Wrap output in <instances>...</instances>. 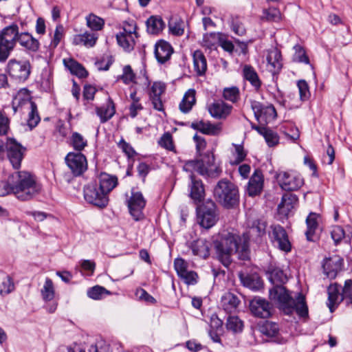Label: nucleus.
Listing matches in <instances>:
<instances>
[{
	"label": "nucleus",
	"mask_w": 352,
	"mask_h": 352,
	"mask_svg": "<svg viewBox=\"0 0 352 352\" xmlns=\"http://www.w3.org/2000/svg\"><path fill=\"white\" fill-rule=\"evenodd\" d=\"M267 272L269 280L274 285V287L270 290L271 300L277 301L285 314L289 315L295 311L299 317L307 318L309 313L305 298L300 293L298 294L296 300L289 295L283 286L287 281L283 271L278 267H270Z\"/></svg>",
	"instance_id": "f257e3e1"
},
{
	"label": "nucleus",
	"mask_w": 352,
	"mask_h": 352,
	"mask_svg": "<svg viewBox=\"0 0 352 352\" xmlns=\"http://www.w3.org/2000/svg\"><path fill=\"white\" fill-rule=\"evenodd\" d=\"M184 170L190 172V182L188 184L190 197L195 201H200L205 196V189L202 181L197 178L193 171L197 172L202 176L217 177L221 173L219 166L214 162V155L211 152H206L201 160L186 161L183 167Z\"/></svg>",
	"instance_id": "f03ea898"
},
{
	"label": "nucleus",
	"mask_w": 352,
	"mask_h": 352,
	"mask_svg": "<svg viewBox=\"0 0 352 352\" xmlns=\"http://www.w3.org/2000/svg\"><path fill=\"white\" fill-rule=\"evenodd\" d=\"M249 240L247 233L240 236L237 233L228 232L222 234L219 240L214 241V248L217 258L226 267L232 263L234 253L239 254V258L246 261L249 259Z\"/></svg>",
	"instance_id": "7ed1b4c3"
},
{
	"label": "nucleus",
	"mask_w": 352,
	"mask_h": 352,
	"mask_svg": "<svg viewBox=\"0 0 352 352\" xmlns=\"http://www.w3.org/2000/svg\"><path fill=\"white\" fill-rule=\"evenodd\" d=\"M39 190L32 175L26 171H15L8 176L7 181H0V197L13 194L18 199L27 201Z\"/></svg>",
	"instance_id": "20e7f679"
},
{
	"label": "nucleus",
	"mask_w": 352,
	"mask_h": 352,
	"mask_svg": "<svg viewBox=\"0 0 352 352\" xmlns=\"http://www.w3.org/2000/svg\"><path fill=\"white\" fill-rule=\"evenodd\" d=\"M213 193L216 200L227 209L234 208L239 204L238 187L227 179L218 182Z\"/></svg>",
	"instance_id": "39448f33"
},
{
	"label": "nucleus",
	"mask_w": 352,
	"mask_h": 352,
	"mask_svg": "<svg viewBox=\"0 0 352 352\" xmlns=\"http://www.w3.org/2000/svg\"><path fill=\"white\" fill-rule=\"evenodd\" d=\"M19 32V28L15 23L0 30V63H5L15 49Z\"/></svg>",
	"instance_id": "423d86ee"
},
{
	"label": "nucleus",
	"mask_w": 352,
	"mask_h": 352,
	"mask_svg": "<svg viewBox=\"0 0 352 352\" xmlns=\"http://www.w3.org/2000/svg\"><path fill=\"white\" fill-rule=\"evenodd\" d=\"M32 70L29 60H19L16 58L10 59L6 65V71L9 76L18 82L26 81Z\"/></svg>",
	"instance_id": "0eeeda50"
},
{
	"label": "nucleus",
	"mask_w": 352,
	"mask_h": 352,
	"mask_svg": "<svg viewBox=\"0 0 352 352\" xmlns=\"http://www.w3.org/2000/svg\"><path fill=\"white\" fill-rule=\"evenodd\" d=\"M276 179L281 189L285 191L298 190L304 184L302 177L294 171H280L276 173Z\"/></svg>",
	"instance_id": "6e6552de"
},
{
	"label": "nucleus",
	"mask_w": 352,
	"mask_h": 352,
	"mask_svg": "<svg viewBox=\"0 0 352 352\" xmlns=\"http://www.w3.org/2000/svg\"><path fill=\"white\" fill-rule=\"evenodd\" d=\"M84 197L88 203L98 208H104L109 203V196L96 184H88L84 188Z\"/></svg>",
	"instance_id": "1a4fd4ad"
},
{
	"label": "nucleus",
	"mask_w": 352,
	"mask_h": 352,
	"mask_svg": "<svg viewBox=\"0 0 352 352\" xmlns=\"http://www.w3.org/2000/svg\"><path fill=\"white\" fill-rule=\"evenodd\" d=\"M8 157L14 169L21 167L23 159L25 148L13 138L8 139L7 144Z\"/></svg>",
	"instance_id": "9d476101"
},
{
	"label": "nucleus",
	"mask_w": 352,
	"mask_h": 352,
	"mask_svg": "<svg viewBox=\"0 0 352 352\" xmlns=\"http://www.w3.org/2000/svg\"><path fill=\"white\" fill-rule=\"evenodd\" d=\"M127 205L129 212L134 220H142L144 218L142 210L146 206V200L142 192L132 191L131 195L127 201Z\"/></svg>",
	"instance_id": "9b49d317"
},
{
	"label": "nucleus",
	"mask_w": 352,
	"mask_h": 352,
	"mask_svg": "<svg viewBox=\"0 0 352 352\" xmlns=\"http://www.w3.org/2000/svg\"><path fill=\"white\" fill-rule=\"evenodd\" d=\"M66 163L76 176L82 175L87 168V162L85 156L81 153H69L65 157Z\"/></svg>",
	"instance_id": "f8f14e48"
},
{
	"label": "nucleus",
	"mask_w": 352,
	"mask_h": 352,
	"mask_svg": "<svg viewBox=\"0 0 352 352\" xmlns=\"http://www.w3.org/2000/svg\"><path fill=\"white\" fill-rule=\"evenodd\" d=\"M250 310L255 317L267 318L272 316L273 307L265 299L255 297L250 302Z\"/></svg>",
	"instance_id": "ddd939ff"
},
{
	"label": "nucleus",
	"mask_w": 352,
	"mask_h": 352,
	"mask_svg": "<svg viewBox=\"0 0 352 352\" xmlns=\"http://www.w3.org/2000/svg\"><path fill=\"white\" fill-rule=\"evenodd\" d=\"M196 214L198 220H215L219 215L216 204L208 199L197 205Z\"/></svg>",
	"instance_id": "4468645a"
},
{
	"label": "nucleus",
	"mask_w": 352,
	"mask_h": 352,
	"mask_svg": "<svg viewBox=\"0 0 352 352\" xmlns=\"http://www.w3.org/2000/svg\"><path fill=\"white\" fill-rule=\"evenodd\" d=\"M343 258L338 255H332L324 258L322 268L327 276L331 279L335 278L343 266Z\"/></svg>",
	"instance_id": "2eb2a0df"
},
{
	"label": "nucleus",
	"mask_w": 352,
	"mask_h": 352,
	"mask_svg": "<svg viewBox=\"0 0 352 352\" xmlns=\"http://www.w3.org/2000/svg\"><path fill=\"white\" fill-rule=\"evenodd\" d=\"M272 236L276 243L278 248L285 252H289L292 250V245L288 239V235L285 230L279 225L272 226Z\"/></svg>",
	"instance_id": "dca6fc26"
},
{
	"label": "nucleus",
	"mask_w": 352,
	"mask_h": 352,
	"mask_svg": "<svg viewBox=\"0 0 352 352\" xmlns=\"http://www.w3.org/2000/svg\"><path fill=\"white\" fill-rule=\"evenodd\" d=\"M35 104L31 100L30 93L27 89H21L12 100V107L16 112L18 109L25 110L32 107Z\"/></svg>",
	"instance_id": "f3484780"
},
{
	"label": "nucleus",
	"mask_w": 352,
	"mask_h": 352,
	"mask_svg": "<svg viewBox=\"0 0 352 352\" xmlns=\"http://www.w3.org/2000/svg\"><path fill=\"white\" fill-rule=\"evenodd\" d=\"M263 175L261 170L256 169L251 176L247 186L249 196L254 197L261 194L263 188Z\"/></svg>",
	"instance_id": "a211bd4d"
},
{
	"label": "nucleus",
	"mask_w": 352,
	"mask_h": 352,
	"mask_svg": "<svg viewBox=\"0 0 352 352\" xmlns=\"http://www.w3.org/2000/svg\"><path fill=\"white\" fill-rule=\"evenodd\" d=\"M252 109L258 122H267L276 116V110L272 105L265 106L258 102L252 103Z\"/></svg>",
	"instance_id": "6ab92c4d"
},
{
	"label": "nucleus",
	"mask_w": 352,
	"mask_h": 352,
	"mask_svg": "<svg viewBox=\"0 0 352 352\" xmlns=\"http://www.w3.org/2000/svg\"><path fill=\"white\" fill-rule=\"evenodd\" d=\"M232 109V105L222 100L215 101L208 106L210 114L217 119H226L230 114Z\"/></svg>",
	"instance_id": "aec40b11"
},
{
	"label": "nucleus",
	"mask_w": 352,
	"mask_h": 352,
	"mask_svg": "<svg viewBox=\"0 0 352 352\" xmlns=\"http://www.w3.org/2000/svg\"><path fill=\"white\" fill-rule=\"evenodd\" d=\"M165 89V84L161 82H155L151 88L150 99L153 108L157 111H163L161 95L164 92Z\"/></svg>",
	"instance_id": "412c9836"
},
{
	"label": "nucleus",
	"mask_w": 352,
	"mask_h": 352,
	"mask_svg": "<svg viewBox=\"0 0 352 352\" xmlns=\"http://www.w3.org/2000/svg\"><path fill=\"white\" fill-rule=\"evenodd\" d=\"M18 43L30 52H36L39 50V41L28 32H19Z\"/></svg>",
	"instance_id": "4be33fe9"
},
{
	"label": "nucleus",
	"mask_w": 352,
	"mask_h": 352,
	"mask_svg": "<svg viewBox=\"0 0 352 352\" xmlns=\"http://www.w3.org/2000/svg\"><path fill=\"white\" fill-rule=\"evenodd\" d=\"M191 127L204 134L210 135H217L221 131V124H212L210 122L203 120L192 122Z\"/></svg>",
	"instance_id": "5701e85b"
},
{
	"label": "nucleus",
	"mask_w": 352,
	"mask_h": 352,
	"mask_svg": "<svg viewBox=\"0 0 352 352\" xmlns=\"http://www.w3.org/2000/svg\"><path fill=\"white\" fill-rule=\"evenodd\" d=\"M328 300L327 305L331 312H333L338 305L343 301L340 293V286L337 283L331 284L327 288Z\"/></svg>",
	"instance_id": "b1692460"
},
{
	"label": "nucleus",
	"mask_w": 352,
	"mask_h": 352,
	"mask_svg": "<svg viewBox=\"0 0 352 352\" xmlns=\"http://www.w3.org/2000/svg\"><path fill=\"white\" fill-rule=\"evenodd\" d=\"M173 53L171 45L164 41H161L155 44V55L160 63H164L170 59Z\"/></svg>",
	"instance_id": "393cba45"
},
{
	"label": "nucleus",
	"mask_w": 352,
	"mask_h": 352,
	"mask_svg": "<svg viewBox=\"0 0 352 352\" xmlns=\"http://www.w3.org/2000/svg\"><path fill=\"white\" fill-rule=\"evenodd\" d=\"M210 243L205 239H199L190 245V249L194 255L206 258L210 255Z\"/></svg>",
	"instance_id": "a878e982"
},
{
	"label": "nucleus",
	"mask_w": 352,
	"mask_h": 352,
	"mask_svg": "<svg viewBox=\"0 0 352 352\" xmlns=\"http://www.w3.org/2000/svg\"><path fill=\"white\" fill-rule=\"evenodd\" d=\"M99 184L98 186L109 196V193L118 185V178L102 173L99 176Z\"/></svg>",
	"instance_id": "bb28decb"
},
{
	"label": "nucleus",
	"mask_w": 352,
	"mask_h": 352,
	"mask_svg": "<svg viewBox=\"0 0 352 352\" xmlns=\"http://www.w3.org/2000/svg\"><path fill=\"white\" fill-rule=\"evenodd\" d=\"M98 40L95 33L85 32L83 34H76L74 36L72 43L75 45H84L87 47H94Z\"/></svg>",
	"instance_id": "cd10ccee"
},
{
	"label": "nucleus",
	"mask_w": 352,
	"mask_h": 352,
	"mask_svg": "<svg viewBox=\"0 0 352 352\" xmlns=\"http://www.w3.org/2000/svg\"><path fill=\"white\" fill-rule=\"evenodd\" d=\"M96 112L102 123L106 122L111 119L116 113L114 104L111 99L109 98L105 104L96 107Z\"/></svg>",
	"instance_id": "c85d7f7f"
},
{
	"label": "nucleus",
	"mask_w": 352,
	"mask_h": 352,
	"mask_svg": "<svg viewBox=\"0 0 352 352\" xmlns=\"http://www.w3.org/2000/svg\"><path fill=\"white\" fill-rule=\"evenodd\" d=\"M258 329L261 333L267 338H276L280 330L277 323L269 320L258 323Z\"/></svg>",
	"instance_id": "c756f323"
},
{
	"label": "nucleus",
	"mask_w": 352,
	"mask_h": 352,
	"mask_svg": "<svg viewBox=\"0 0 352 352\" xmlns=\"http://www.w3.org/2000/svg\"><path fill=\"white\" fill-rule=\"evenodd\" d=\"M243 76L250 82L251 85L257 91L261 87V80L254 68L250 65H245L243 67Z\"/></svg>",
	"instance_id": "7c9ffc66"
},
{
	"label": "nucleus",
	"mask_w": 352,
	"mask_h": 352,
	"mask_svg": "<svg viewBox=\"0 0 352 352\" xmlns=\"http://www.w3.org/2000/svg\"><path fill=\"white\" fill-rule=\"evenodd\" d=\"M194 69L198 76L204 75L207 69L206 58L201 50H195L192 54Z\"/></svg>",
	"instance_id": "2f4dec72"
},
{
	"label": "nucleus",
	"mask_w": 352,
	"mask_h": 352,
	"mask_svg": "<svg viewBox=\"0 0 352 352\" xmlns=\"http://www.w3.org/2000/svg\"><path fill=\"white\" fill-rule=\"evenodd\" d=\"M147 32L157 34L165 28V23L160 16H151L146 21Z\"/></svg>",
	"instance_id": "473e14b6"
},
{
	"label": "nucleus",
	"mask_w": 352,
	"mask_h": 352,
	"mask_svg": "<svg viewBox=\"0 0 352 352\" xmlns=\"http://www.w3.org/2000/svg\"><path fill=\"white\" fill-rule=\"evenodd\" d=\"M196 91L195 89H188L184 94L182 100L179 103V109L183 113L189 112L196 102Z\"/></svg>",
	"instance_id": "72a5a7b5"
},
{
	"label": "nucleus",
	"mask_w": 352,
	"mask_h": 352,
	"mask_svg": "<svg viewBox=\"0 0 352 352\" xmlns=\"http://www.w3.org/2000/svg\"><path fill=\"white\" fill-rule=\"evenodd\" d=\"M64 65L72 74L77 76L79 78H85L88 75L87 72L85 67L77 61L72 58L64 59Z\"/></svg>",
	"instance_id": "f704fd0d"
},
{
	"label": "nucleus",
	"mask_w": 352,
	"mask_h": 352,
	"mask_svg": "<svg viewBox=\"0 0 352 352\" xmlns=\"http://www.w3.org/2000/svg\"><path fill=\"white\" fill-rule=\"evenodd\" d=\"M240 303L238 297L232 293H226L221 298V305L226 312L234 311Z\"/></svg>",
	"instance_id": "c9c22d12"
},
{
	"label": "nucleus",
	"mask_w": 352,
	"mask_h": 352,
	"mask_svg": "<svg viewBox=\"0 0 352 352\" xmlns=\"http://www.w3.org/2000/svg\"><path fill=\"white\" fill-rule=\"evenodd\" d=\"M267 60L268 64L273 68V72H278L282 67L281 54L277 48H273L269 51Z\"/></svg>",
	"instance_id": "e433bc0d"
},
{
	"label": "nucleus",
	"mask_w": 352,
	"mask_h": 352,
	"mask_svg": "<svg viewBox=\"0 0 352 352\" xmlns=\"http://www.w3.org/2000/svg\"><path fill=\"white\" fill-rule=\"evenodd\" d=\"M226 327L233 333L242 332L244 323L237 316H229L226 320Z\"/></svg>",
	"instance_id": "4c0bfd02"
},
{
	"label": "nucleus",
	"mask_w": 352,
	"mask_h": 352,
	"mask_svg": "<svg viewBox=\"0 0 352 352\" xmlns=\"http://www.w3.org/2000/svg\"><path fill=\"white\" fill-rule=\"evenodd\" d=\"M135 36H131L123 33H119L116 35L118 44L126 52H131L135 46Z\"/></svg>",
	"instance_id": "58836bf2"
},
{
	"label": "nucleus",
	"mask_w": 352,
	"mask_h": 352,
	"mask_svg": "<svg viewBox=\"0 0 352 352\" xmlns=\"http://www.w3.org/2000/svg\"><path fill=\"white\" fill-rule=\"evenodd\" d=\"M331 236L336 245H338L343 239H348L349 241L352 237V232L345 231L340 226H334L331 231Z\"/></svg>",
	"instance_id": "ea45409f"
},
{
	"label": "nucleus",
	"mask_w": 352,
	"mask_h": 352,
	"mask_svg": "<svg viewBox=\"0 0 352 352\" xmlns=\"http://www.w3.org/2000/svg\"><path fill=\"white\" fill-rule=\"evenodd\" d=\"M70 145L80 153L87 146V139L78 132H73L69 138Z\"/></svg>",
	"instance_id": "a19ab883"
},
{
	"label": "nucleus",
	"mask_w": 352,
	"mask_h": 352,
	"mask_svg": "<svg viewBox=\"0 0 352 352\" xmlns=\"http://www.w3.org/2000/svg\"><path fill=\"white\" fill-rule=\"evenodd\" d=\"M85 20L87 26L93 31H100L104 25V20L93 13L88 14Z\"/></svg>",
	"instance_id": "79ce46f5"
},
{
	"label": "nucleus",
	"mask_w": 352,
	"mask_h": 352,
	"mask_svg": "<svg viewBox=\"0 0 352 352\" xmlns=\"http://www.w3.org/2000/svg\"><path fill=\"white\" fill-rule=\"evenodd\" d=\"M256 129L263 135L269 146H275L278 143L279 138L276 133L265 127H256Z\"/></svg>",
	"instance_id": "37998d69"
},
{
	"label": "nucleus",
	"mask_w": 352,
	"mask_h": 352,
	"mask_svg": "<svg viewBox=\"0 0 352 352\" xmlns=\"http://www.w3.org/2000/svg\"><path fill=\"white\" fill-rule=\"evenodd\" d=\"M41 294L43 300L45 301L52 300L54 297V288L52 280L46 278L43 289H41Z\"/></svg>",
	"instance_id": "c03bdc74"
},
{
	"label": "nucleus",
	"mask_w": 352,
	"mask_h": 352,
	"mask_svg": "<svg viewBox=\"0 0 352 352\" xmlns=\"http://www.w3.org/2000/svg\"><path fill=\"white\" fill-rule=\"evenodd\" d=\"M307 229L305 236L309 241H316L318 239L317 231L318 230V221H306Z\"/></svg>",
	"instance_id": "a18cd8bd"
},
{
	"label": "nucleus",
	"mask_w": 352,
	"mask_h": 352,
	"mask_svg": "<svg viewBox=\"0 0 352 352\" xmlns=\"http://www.w3.org/2000/svg\"><path fill=\"white\" fill-rule=\"evenodd\" d=\"M25 111H28V125L32 129L34 128L41 120L37 110V106L34 104L32 107L27 109Z\"/></svg>",
	"instance_id": "49530a36"
},
{
	"label": "nucleus",
	"mask_w": 352,
	"mask_h": 352,
	"mask_svg": "<svg viewBox=\"0 0 352 352\" xmlns=\"http://www.w3.org/2000/svg\"><path fill=\"white\" fill-rule=\"evenodd\" d=\"M341 294V300H343L347 306L352 305V280H345Z\"/></svg>",
	"instance_id": "de8ad7c7"
},
{
	"label": "nucleus",
	"mask_w": 352,
	"mask_h": 352,
	"mask_svg": "<svg viewBox=\"0 0 352 352\" xmlns=\"http://www.w3.org/2000/svg\"><path fill=\"white\" fill-rule=\"evenodd\" d=\"M230 27L234 34L238 36H243L246 32L242 19L238 16L232 18Z\"/></svg>",
	"instance_id": "09e8293b"
},
{
	"label": "nucleus",
	"mask_w": 352,
	"mask_h": 352,
	"mask_svg": "<svg viewBox=\"0 0 352 352\" xmlns=\"http://www.w3.org/2000/svg\"><path fill=\"white\" fill-rule=\"evenodd\" d=\"M295 53L293 56V60L296 63H303L309 64V59L306 54L305 50L300 45H296L294 47Z\"/></svg>",
	"instance_id": "8fccbe9b"
},
{
	"label": "nucleus",
	"mask_w": 352,
	"mask_h": 352,
	"mask_svg": "<svg viewBox=\"0 0 352 352\" xmlns=\"http://www.w3.org/2000/svg\"><path fill=\"white\" fill-rule=\"evenodd\" d=\"M223 96L226 100L236 102L239 99V89L236 87H226L223 89Z\"/></svg>",
	"instance_id": "3c124183"
},
{
	"label": "nucleus",
	"mask_w": 352,
	"mask_h": 352,
	"mask_svg": "<svg viewBox=\"0 0 352 352\" xmlns=\"http://www.w3.org/2000/svg\"><path fill=\"white\" fill-rule=\"evenodd\" d=\"M109 294L104 287L99 285L94 286L87 291V296L94 300L101 299L105 294Z\"/></svg>",
	"instance_id": "603ef678"
},
{
	"label": "nucleus",
	"mask_w": 352,
	"mask_h": 352,
	"mask_svg": "<svg viewBox=\"0 0 352 352\" xmlns=\"http://www.w3.org/2000/svg\"><path fill=\"white\" fill-rule=\"evenodd\" d=\"M298 197L291 193H285L283 195L281 201L278 204L283 206H287L294 210L298 204Z\"/></svg>",
	"instance_id": "864d4df0"
},
{
	"label": "nucleus",
	"mask_w": 352,
	"mask_h": 352,
	"mask_svg": "<svg viewBox=\"0 0 352 352\" xmlns=\"http://www.w3.org/2000/svg\"><path fill=\"white\" fill-rule=\"evenodd\" d=\"M169 30L172 34L181 36L184 34V23L180 20H172L169 22Z\"/></svg>",
	"instance_id": "5fc2aeb1"
},
{
	"label": "nucleus",
	"mask_w": 352,
	"mask_h": 352,
	"mask_svg": "<svg viewBox=\"0 0 352 352\" xmlns=\"http://www.w3.org/2000/svg\"><path fill=\"white\" fill-rule=\"evenodd\" d=\"M174 268L179 277L188 271V263L182 258H177L174 261Z\"/></svg>",
	"instance_id": "6e6d98bb"
},
{
	"label": "nucleus",
	"mask_w": 352,
	"mask_h": 352,
	"mask_svg": "<svg viewBox=\"0 0 352 352\" xmlns=\"http://www.w3.org/2000/svg\"><path fill=\"white\" fill-rule=\"evenodd\" d=\"M14 285L12 278L7 276L3 280L0 286V295L8 294L14 290Z\"/></svg>",
	"instance_id": "4d7b16f0"
},
{
	"label": "nucleus",
	"mask_w": 352,
	"mask_h": 352,
	"mask_svg": "<svg viewBox=\"0 0 352 352\" xmlns=\"http://www.w3.org/2000/svg\"><path fill=\"white\" fill-rule=\"evenodd\" d=\"M159 144L162 147L168 151L175 150V146L173 142V138L170 133H166L162 136V138L159 140Z\"/></svg>",
	"instance_id": "13d9d810"
},
{
	"label": "nucleus",
	"mask_w": 352,
	"mask_h": 352,
	"mask_svg": "<svg viewBox=\"0 0 352 352\" xmlns=\"http://www.w3.org/2000/svg\"><path fill=\"white\" fill-rule=\"evenodd\" d=\"M179 278H182L186 284L194 285L197 283L198 274L195 271L188 270L183 275L180 276Z\"/></svg>",
	"instance_id": "bf43d9fd"
},
{
	"label": "nucleus",
	"mask_w": 352,
	"mask_h": 352,
	"mask_svg": "<svg viewBox=\"0 0 352 352\" xmlns=\"http://www.w3.org/2000/svg\"><path fill=\"white\" fill-rule=\"evenodd\" d=\"M298 88L299 89V94L302 100H307L310 96V92L307 82L304 80H300L298 82Z\"/></svg>",
	"instance_id": "052dcab7"
},
{
	"label": "nucleus",
	"mask_w": 352,
	"mask_h": 352,
	"mask_svg": "<svg viewBox=\"0 0 352 352\" xmlns=\"http://www.w3.org/2000/svg\"><path fill=\"white\" fill-rule=\"evenodd\" d=\"M63 35H64L63 26L62 25H57L54 34V37H53L51 44H50L51 47H52L53 48L56 47L58 46V45L59 44L60 41H61V39L63 38Z\"/></svg>",
	"instance_id": "680f3d73"
},
{
	"label": "nucleus",
	"mask_w": 352,
	"mask_h": 352,
	"mask_svg": "<svg viewBox=\"0 0 352 352\" xmlns=\"http://www.w3.org/2000/svg\"><path fill=\"white\" fill-rule=\"evenodd\" d=\"M135 74L133 73L130 65H126L123 68V74L121 76V79L125 84L134 82Z\"/></svg>",
	"instance_id": "e2e57ef3"
},
{
	"label": "nucleus",
	"mask_w": 352,
	"mask_h": 352,
	"mask_svg": "<svg viewBox=\"0 0 352 352\" xmlns=\"http://www.w3.org/2000/svg\"><path fill=\"white\" fill-rule=\"evenodd\" d=\"M264 14L268 21H277L280 19V12L275 8H270L265 10Z\"/></svg>",
	"instance_id": "0e129e2a"
},
{
	"label": "nucleus",
	"mask_w": 352,
	"mask_h": 352,
	"mask_svg": "<svg viewBox=\"0 0 352 352\" xmlns=\"http://www.w3.org/2000/svg\"><path fill=\"white\" fill-rule=\"evenodd\" d=\"M234 148L236 156L232 164H239L245 160L246 157V153L244 151L243 146L240 144H234Z\"/></svg>",
	"instance_id": "69168bd1"
},
{
	"label": "nucleus",
	"mask_w": 352,
	"mask_h": 352,
	"mask_svg": "<svg viewBox=\"0 0 352 352\" xmlns=\"http://www.w3.org/2000/svg\"><path fill=\"white\" fill-rule=\"evenodd\" d=\"M136 29L137 26L134 21L125 22L123 25L122 32L120 33L135 36L137 38Z\"/></svg>",
	"instance_id": "338daca9"
},
{
	"label": "nucleus",
	"mask_w": 352,
	"mask_h": 352,
	"mask_svg": "<svg viewBox=\"0 0 352 352\" xmlns=\"http://www.w3.org/2000/svg\"><path fill=\"white\" fill-rule=\"evenodd\" d=\"M119 147L123 151V152L128 156V157H133L135 155V151L133 148V147L126 142L124 140H122L119 144Z\"/></svg>",
	"instance_id": "774afa93"
}]
</instances>
